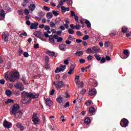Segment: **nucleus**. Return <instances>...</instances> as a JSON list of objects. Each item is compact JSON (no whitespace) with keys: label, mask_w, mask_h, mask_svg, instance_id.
<instances>
[{"label":"nucleus","mask_w":131,"mask_h":131,"mask_svg":"<svg viewBox=\"0 0 131 131\" xmlns=\"http://www.w3.org/2000/svg\"><path fill=\"white\" fill-rule=\"evenodd\" d=\"M126 30H127V28H126L125 27H123L122 28V32L123 33H125V32H126Z\"/></svg>","instance_id":"37998d69"},{"label":"nucleus","mask_w":131,"mask_h":131,"mask_svg":"<svg viewBox=\"0 0 131 131\" xmlns=\"http://www.w3.org/2000/svg\"><path fill=\"white\" fill-rule=\"evenodd\" d=\"M67 2V0H61L59 2V6H63L64 5L63 3H66Z\"/></svg>","instance_id":"c9c22d12"},{"label":"nucleus","mask_w":131,"mask_h":131,"mask_svg":"<svg viewBox=\"0 0 131 131\" xmlns=\"http://www.w3.org/2000/svg\"><path fill=\"white\" fill-rule=\"evenodd\" d=\"M94 57H95V58L97 61H101V59H102V57L99 56L98 54H95Z\"/></svg>","instance_id":"a878e982"},{"label":"nucleus","mask_w":131,"mask_h":131,"mask_svg":"<svg viewBox=\"0 0 131 131\" xmlns=\"http://www.w3.org/2000/svg\"><path fill=\"white\" fill-rule=\"evenodd\" d=\"M89 96H96L97 95V91L96 89H91L89 92Z\"/></svg>","instance_id":"f8f14e48"},{"label":"nucleus","mask_w":131,"mask_h":131,"mask_svg":"<svg viewBox=\"0 0 131 131\" xmlns=\"http://www.w3.org/2000/svg\"><path fill=\"white\" fill-rule=\"evenodd\" d=\"M47 16L50 18H53V13L52 12H48L47 13Z\"/></svg>","instance_id":"58836bf2"},{"label":"nucleus","mask_w":131,"mask_h":131,"mask_svg":"<svg viewBox=\"0 0 131 131\" xmlns=\"http://www.w3.org/2000/svg\"><path fill=\"white\" fill-rule=\"evenodd\" d=\"M4 9L5 10L8 11V12H10V11H11V8H10V7H9V6L8 5L5 6Z\"/></svg>","instance_id":"7c9ffc66"},{"label":"nucleus","mask_w":131,"mask_h":131,"mask_svg":"<svg viewBox=\"0 0 131 131\" xmlns=\"http://www.w3.org/2000/svg\"><path fill=\"white\" fill-rule=\"evenodd\" d=\"M32 121L34 124L35 125L38 124V123L40 121V119H39V118L37 117V114L36 113H33Z\"/></svg>","instance_id":"20e7f679"},{"label":"nucleus","mask_w":131,"mask_h":131,"mask_svg":"<svg viewBox=\"0 0 131 131\" xmlns=\"http://www.w3.org/2000/svg\"><path fill=\"white\" fill-rule=\"evenodd\" d=\"M52 13L53 14V15H54V16H58V15H59V11H55V10H53L52 11Z\"/></svg>","instance_id":"2f4dec72"},{"label":"nucleus","mask_w":131,"mask_h":131,"mask_svg":"<svg viewBox=\"0 0 131 131\" xmlns=\"http://www.w3.org/2000/svg\"><path fill=\"white\" fill-rule=\"evenodd\" d=\"M86 54H90V53H94V51L92 50L90 48H88L87 50L86 51Z\"/></svg>","instance_id":"c85d7f7f"},{"label":"nucleus","mask_w":131,"mask_h":131,"mask_svg":"<svg viewBox=\"0 0 131 131\" xmlns=\"http://www.w3.org/2000/svg\"><path fill=\"white\" fill-rule=\"evenodd\" d=\"M110 42L109 41H105L104 42V47L105 48H108L109 47Z\"/></svg>","instance_id":"a18cd8bd"},{"label":"nucleus","mask_w":131,"mask_h":131,"mask_svg":"<svg viewBox=\"0 0 131 131\" xmlns=\"http://www.w3.org/2000/svg\"><path fill=\"white\" fill-rule=\"evenodd\" d=\"M46 104L49 107H51L53 105V101L50 98H47L46 100Z\"/></svg>","instance_id":"ddd939ff"},{"label":"nucleus","mask_w":131,"mask_h":131,"mask_svg":"<svg viewBox=\"0 0 131 131\" xmlns=\"http://www.w3.org/2000/svg\"><path fill=\"white\" fill-rule=\"evenodd\" d=\"M3 126L5 128H11V127H12V123L9 122L7 120H5L3 123Z\"/></svg>","instance_id":"1a4fd4ad"},{"label":"nucleus","mask_w":131,"mask_h":131,"mask_svg":"<svg viewBox=\"0 0 131 131\" xmlns=\"http://www.w3.org/2000/svg\"><path fill=\"white\" fill-rule=\"evenodd\" d=\"M81 28V26H80V25H76L75 26V29H76L77 30H79V29H80V28Z\"/></svg>","instance_id":"a19ab883"},{"label":"nucleus","mask_w":131,"mask_h":131,"mask_svg":"<svg viewBox=\"0 0 131 131\" xmlns=\"http://www.w3.org/2000/svg\"><path fill=\"white\" fill-rule=\"evenodd\" d=\"M13 102H14V100L11 99H8L7 101L5 102V104H9V103H13Z\"/></svg>","instance_id":"4c0bfd02"},{"label":"nucleus","mask_w":131,"mask_h":131,"mask_svg":"<svg viewBox=\"0 0 131 131\" xmlns=\"http://www.w3.org/2000/svg\"><path fill=\"white\" fill-rule=\"evenodd\" d=\"M71 15L72 16V17H75V16H76V15L75 14V13L74 12V11H71Z\"/></svg>","instance_id":"052dcab7"},{"label":"nucleus","mask_w":131,"mask_h":131,"mask_svg":"<svg viewBox=\"0 0 131 131\" xmlns=\"http://www.w3.org/2000/svg\"><path fill=\"white\" fill-rule=\"evenodd\" d=\"M77 85L78 86V89H82V88H83V86H84V84L83 83V82L81 81H77L76 82Z\"/></svg>","instance_id":"4468645a"},{"label":"nucleus","mask_w":131,"mask_h":131,"mask_svg":"<svg viewBox=\"0 0 131 131\" xmlns=\"http://www.w3.org/2000/svg\"><path fill=\"white\" fill-rule=\"evenodd\" d=\"M75 54L76 56L80 57V56H82V55H83V51H77Z\"/></svg>","instance_id":"4be33fe9"},{"label":"nucleus","mask_w":131,"mask_h":131,"mask_svg":"<svg viewBox=\"0 0 131 131\" xmlns=\"http://www.w3.org/2000/svg\"><path fill=\"white\" fill-rule=\"evenodd\" d=\"M54 39V36H53V35H50V36H49V40H50V41H51V42H52V41Z\"/></svg>","instance_id":"680f3d73"},{"label":"nucleus","mask_w":131,"mask_h":131,"mask_svg":"<svg viewBox=\"0 0 131 131\" xmlns=\"http://www.w3.org/2000/svg\"><path fill=\"white\" fill-rule=\"evenodd\" d=\"M50 129H51V130H57V129H58V128H57V126H52L50 127Z\"/></svg>","instance_id":"e433bc0d"},{"label":"nucleus","mask_w":131,"mask_h":131,"mask_svg":"<svg viewBox=\"0 0 131 131\" xmlns=\"http://www.w3.org/2000/svg\"><path fill=\"white\" fill-rule=\"evenodd\" d=\"M34 49H38V48H39V43L34 44Z\"/></svg>","instance_id":"864d4df0"},{"label":"nucleus","mask_w":131,"mask_h":131,"mask_svg":"<svg viewBox=\"0 0 131 131\" xmlns=\"http://www.w3.org/2000/svg\"><path fill=\"white\" fill-rule=\"evenodd\" d=\"M85 104H86V106H90V105L92 104V100H89L88 101L85 102Z\"/></svg>","instance_id":"de8ad7c7"},{"label":"nucleus","mask_w":131,"mask_h":131,"mask_svg":"<svg viewBox=\"0 0 131 131\" xmlns=\"http://www.w3.org/2000/svg\"><path fill=\"white\" fill-rule=\"evenodd\" d=\"M70 61V59H66L64 61V63L66 64V65H68V64H69V61Z\"/></svg>","instance_id":"8fccbe9b"},{"label":"nucleus","mask_w":131,"mask_h":131,"mask_svg":"<svg viewBox=\"0 0 131 131\" xmlns=\"http://www.w3.org/2000/svg\"><path fill=\"white\" fill-rule=\"evenodd\" d=\"M36 7V6H35V4H32L31 5H30V6L29 7V10L31 12H33V11H34V10H35Z\"/></svg>","instance_id":"f3484780"},{"label":"nucleus","mask_w":131,"mask_h":131,"mask_svg":"<svg viewBox=\"0 0 131 131\" xmlns=\"http://www.w3.org/2000/svg\"><path fill=\"white\" fill-rule=\"evenodd\" d=\"M24 96H27V97L30 99H37L39 97V95L37 93L32 92H26L25 91L23 92Z\"/></svg>","instance_id":"7ed1b4c3"},{"label":"nucleus","mask_w":131,"mask_h":131,"mask_svg":"<svg viewBox=\"0 0 131 131\" xmlns=\"http://www.w3.org/2000/svg\"><path fill=\"white\" fill-rule=\"evenodd\" d=\"M43 10H45V11H50V8L47 7V6H43Z\"/></svg>","instance_id":"bf43d9fd"},{"label":"nucleus","mask_w":131,"mask_h":131,"mask_svg":"<svg viewBox=\"0 0 131 131\" xmlns=\"http://www.w3.org/2000/svg\"><path fill=\"white\" fill-rule=\"evenodd\" d=\"M24 57H25V58H28V57H29V54H28V52H24Z\"/></svg>","instance_id":"603ef678"},{"label":"nucleus","mask_w":131,"mask_h":131,"mask_svg":"<svg viewBox=\"0 0 131 131\" xmlns=\"http://www.w3.org/2000/svg\"><path fill=\"white\" fill-rule=\"evenodd\" d=\"M19 77H20V74L17 71L7 72L5 73V79L10 82H15L17 79H19Z\"/></svg>","instance_id":"f257e3e1"},{"label":"nucleus","mask_w":131,"mask_h":131,"mask_svg":"<svg viewBox=\"0 0 131 131\" xmlns=\"http://www.w3.org/2000/svg\"><path fill=\"white\" fill-rule=\"evenodd\" d=\"M123 54H129V51L127 49L124 50L123 51Z\"/></svg>","instance_id":"13d9d810"},{"label":"nucleus","mask_w":131,"mask_h":131,"mask_svg":"<svg viewBox=\"0 0 131 131\" xmlns=\"http://www.w3.org/2000/svg\"><path fill=\"white\" fill-rule=\"evenodd\" d=\"M33 34L34 35H35V37H36V36H38V35H39V33H38V31H35V32H34Z\"/></svg>","instance_id":"09e8293b"},{"label":"nucleus","mask_w":131,"mask_h":131,"mask_svg":"<svg viewBox=\"0 0 131 131\" xmlns=\"http://www.w3.org/2000/svg\"><path fill=\"white\" fill-rule=\"evenodd\" d=\"M19 109H20V106L17 104H14L12 107V109L10 112V114L11 115H14L15 118L20 119V118L22 117L23 113H22L21 110H19L18 111Z\"/></svg>","instance_id":"f03ea898"},{"label":"nucleus","mask_w":131,"mask_h":131,"mask_svg":"<svg viewBox=\"0 0 131 131\" xmlns=\"http://www.w3.org/2000/svg\"><path fill=\"white\" fill-rule=\"evenodd\" d=\"M120 125L122 127H126L128 125V120L125 118H123L120 122Z\"/></svg>","instance_id":"423d86ee"},{"label":"nucleus","mask_w":131,"mask_h":131,"mask_svg":"<svg viewBox=\"0 0 131 131\" xmlns=\"http://www.w3.org/2000/svg\"><path fill=\"white\" fill-rule=\"evenodd\" d=\"M50 61V58L49 57V56H45V62L46 63H47V64H48V62H49Z\"/></svg>","instance_id":"79ce46f5"},{"label":"nucleus","mask_w":131,"mask_h":131,"mask_svg":"<svg viewBox=\"0 0 131 131\" xmlns=\"http://www.w3.org/2000/svg\"><path fill=\"white\" fill-rule=\"evenodd\" d=\"M61 12L64 14V13L66 12V7L64 6H61Z\"/></svg>","instance_id":"f704fd0d"},{"label":"nucleus","mask_w":131,"mask_h":131,"mask_svg":"<svg viewBox=\"0 0 131 131\" xmlns=\"http://www.w3.org/2000/svg\"><path fill=\"white\" fill-rule=\"evenodd\" d=\"M16 87L17 88V89H19V90H20L21 91H23L25 89L24 86H20L19 84H17L16 85Z\"/></svg>","instance_id":"c756f323"},{"label":"nucleus","mask_w":131,"mask_h":131,"mask_svg":"<svg viewBox=\"0 0 131 131\" xmlns=\"http://www.w3.org/2000/svg\"><path fill=\"white\" fill-rule=\"evenodd\" d=\"M69 106H70L69 102H66V104L64 105V108H67V107H69Z\"/></svg>","instance_id":"774afa93"},{"label":"nucleus","mask_w":131,"mask_h":131,"mask_svg":"<svg viewBox=\"0 0 131 131\" xmlns=\"http://www.w3.org/2000/svg\"><path fill=\"white\" fill-rule=\"evenodd\" d=\"M66 69V66H60L59 68L57 67L55 71V73H59L63 72Z\"/></svg>","instance_id":"6e6552de"},{"label":"nucleus","mask_w":131,"mask_h":131,"mask_svg":"<svg viewBox=\"0 0 131 131\" xmlns=\"http://www.w3.org/2000/svg\"><path fill=\"white\" fill-rule=\"evenodd\" d=\"M62 40H63V38H62L61 37H59L57 38V42H61V41H62Z\"/></svg>","instance_id":"49530a36"},{"label":"nucleus","mask_w":131,"mask_h":131,"mask_svg":"<svg viewBox=\"0 0 131 131\" xmlns=\"http://www.w3.org/2000/svg\"><path fill=\"white\" fill-rule=\"evenodd\" d=\"M38 26V23H32L31 25L30 28L31 29H37Z\"/></svg>","instance_id":"dca6fc26"},{"label":"nucleus","mask_w":131,"mask_h":131,"mask_svg":"<svg viewBox=\"0 0 131 131\" xmlns=\"http://www.w3.org/2000/svg\"><path fill=\"white\" fill-rule=\"evenodd\" d=\"M68 32L70 33V34H73L74 33V31L72 29H69Z\"/></svg>","instance_id":"ea45409f"},{"label":"nucleus","mask_w":131,"mask_h":131,"mask_svg":"<svg viewBox=\"0 0 131 131\" xmlns=\"http://www.w3.org/2000/svg\"><path fill=\"white\" fill-rule=\"evenodd\" d=\"M0 16L2 18H5L6 16V13H5V10L3 9L1 10Z\"/></svg>","instance_id":"b1692460"},{"label":"nucleus","mask_w":131,"mask_h":131,"mask_svg":"<svg viewBox=\"0 0 131 131\" xmlns=\"http://www.w3.org/2000/svg\"><path fill=\"white\" fill-rule=\"evenodd\" d=\"M17 127H18V128H20V130H24V126L22 125V124L20 123H18L16 124Z\"/></svg>","instance_id":"a211bd4d"},{"label":"nucleus","mask_w":131,"mask_h":131,"mask_svg":"<svg viewBox=\"0 0 131 131\" xmlns=\"http://www.w3.org/2000/svg\"><path fill=\"white\" fill-rule=\"evenodd\" d=\"M88 60L89 61H91V60H93V56L92 55H89L87 57Z\"/></svg>","instance_id":"4d7b16f0"},{"label":"nucleus","mask_w":131,"mask_h":131,"mask_svg":"<svg viewBox=\"0 0 131 131\" xmlns=\"http://www.w3.org/2000/svg\"><path fill=\"white\" fill-rule=\"evenodd\" d=\"M56 26V24H54V22H50V27H52V28H54Z\"/></svg>","instance_id":"c03bdc74"},{"label":"nucleus","mask_w":131,"mask_h":131,"mask_svg":"<svg viewBox=\"0 0 131 131\" xmlns=\"http://www.w3.org/2000/svg\"><path fill=\"white\" fill-rule=\"evenodd\" d=\"M46 54H48V55L51 57H57V54L54 51H47Z\"/></svg>","instance_id":"2eb2a0df"},{"label":"nucleus","mask_w":131,"mask_h":131,"mask_svg":"<svg viewBox=\"0 0 131 131\" xmlns=\"http://www.w3.org/2000/svg\"><path fill=\"white\" fill-rule=\"evenodd\" d=\"M110 35H112L113 36L116 35V31H114L112 32V33L110 34Z\"/></svg>","instance_id":"e2e57ef3"},{"label":"nucleus","mask_w":131,"mask_h":131,"mask_svg":"<svg viewBox=\"0 0 131 131\" xmlns=\"http://www.w3.org/2000/svg\"><path fill=\"white\" fill-rule=\"evenodd\" d=\"M21 96H22V103L23 104H28L29 102H30V100L29 99V97H28L26 95H24L23 94V92L21 93Z\"/></svg>","instance_id":"39448f33"},{"label":"nucleus","mask_w":131,"mask_h":131,"mask_svg":"<svg viewBox=\"0 0 131 131\" xmlns=\"http://www.w3.org/2000/svg\"><path fill=\"white\" fill-rule=\"evenodd\" d=\"M74 72V68H71L68 73V74H69V75H71V74H72V73H73Z\"/></svg>","instance_id":"bb28decb"},{"label":"nucleus","mask_w":131,"mask_h":131,"mask_svg":"<svg viewBox=\"0 0 131 131\" xmlns=\"http://www.w3.org/2000/svg\"><path fill=\"white\" fill-rule=\"evenodd\" d=\"M51 29V28L49 26H46L45 27V30H50Z\"/></svg>","instance_id":"338daca9"},{"label":"nucleus","mask_w":131,"mask_h":131,"mask_svg":"<svg viewBox=\"0 0 131 131\" xmlns=\"http://www.w3.org/2000/svg\"><path fill=\"white\" fill-rule=\"evenodd\" d=\"M56 101L57 103H59V104H61L62 102H63V98H62L61 96H59L56 99Z\"/></svg>","instance_id":"5701e85b"},{"label":"nucleus","mask_w":131,"mask_h":131,"mask_svg":"<svg viewBox=\"0 0 131 131\" xmlns=\"http://www.w3.org/2000/svg\"><path fill=\"white\" fill-rule=\"evenodd\" d=\"M84 122L86 124H90V123H91V119L89 117L86 118L84 120Z\"/></svg>","instance_id":"aec40b11"},{"label":"nucleus","mask_w":131,"mask_h":131,"mask_svg":"<svg viewBox=\"0 0 131 131\" xmlns=\"http://www.w3.org/2000/svg\"><path fill=\"white\" fill-rule=\"evenodd\" d=\"M18 13L19 14V15H23V14H24V11H23V10H20L18 11Z\"/></svg>","instance_id":"6e6d98bb"},{"label":"nucleus","mask_w":131,"mask_h":131,"mask_svg":"<svg viewBox=\"0 0 131 131\" xmlns=\"http://www.w3.org/2000/svg\"><path fill=\"white\" fill-rule=\"evenodd\" d=\"M35 19H37V21H39H39H41L42 17H38V16H36V17H35Z\"/></svg>","instance_id":"69168bd1"},{"label":"nucleus","mask_w":131,"mask_h":131,"mask_svg":"<svg viewBox=\"0 0 131 131\" xmlns=\"http://www.w3.org/2000/svg\"><path fill=\"white\" fill-rule=\"evenodd\" d=\"M12 91H11V90H6V94L7 95V96H9V97H11V96H12Z\"/></svg>","instance_id":"393cba45"},{"label":"nucleus","mask_w":131,"mask_h":131,"mask_svg":"<svg viewBox=\"0 0 131 131\" xmlns=\"http://www.w3.org/2000/svg\"><path fill=\"white\" fill-rule=\"evenodd\" d=\"M63 85H64V82L62 81H60L56 85V88L57 89V90H60V89L62 88Z\"/></svg>","instance_id":"9d476101"},{"label":"nucleus","mask_w":131,"mask_h":131,"mask_svg":"<svg viewBox=\"0 0 131 131\" xmlns=\"http://www.w3.org/2000/svg\"><path fill=\"white\" fill-rule=\"evenodd\" d=\"M90 38V36L89 35H85L84 37L82 38L83 40H86L87 39H89Z\"/></svg>","instance_id":"473e14b6"},{"label":"nucleus","mask_w":131,"mask_h":131,"mask_svg":"<svg viewBox=\"0 0 131 131\" xmlns=\"http://www.w3.org/2000/svg\"><path fill=\"white\" fill-rule=\"evenodd\" d=\"M38 14H39V16H41L42 17L46 15V13H45L42 11H40V12H39Z\"/></svg>","instance_id":"3c124183"},{"label":"nucleus","mask_w":131,"mask_h":131,"mask_svg":"<svg viewBox=\"0 0 131 131\" xmlns=\"http://www.w3.org/2000/svg\"><path fill=\"white\" fill-rule=\"evenodd\" d=\"M5 82H6V81L5 80V79L0 80L1 84H5Z\"/></svg>","instance_id":"0e129e2a"},{"label":"nucleus","mask_w":131,"mask_h":131,"mask_svg":"<svg viewBox=\"0 0 131 131\" xmlns=\"http://www.w3.org/2000/svg\"><path fill=\"white\" fill-rule=\"evenodd\" d=\"M9 35L10 34L7 31L3 32L2 34V39L4 40V41H8V40H9Z\"/></svg>","instance_id":"0eeeda50"},{"label":"nucleus","mask_w":131,"mask_h":131,"mask_svg":"<svg viewBox=\"0 0 131 131\" xmlns=\"http://www.w3.org/2000/svg\"><path fill=\"white\" fill-rule=\"evenodd\" d=\"M59 47L60 50H61V51H66V50H65V49H66L67 48V46L66 45L61 44L59 45Z\"/></svg>","instance_id":"6ab92c4d"},{"label":"nucleus","mask_w":131,"mask_h":131,"mask_svg":"<svg viewBox=\"0 0 131 131\" xmlns=\"http://www.w3.org/2000/svg\"><path fill=\"white\" fill-rule=\"evenodd\" d=\"M85 24H86L87 27H88V28L91 27V22H90L89 20H86Z\"/></svg>","instance_id":"cd10ccee"},{"label":"nucleus","mask_w":131,"mask_h":131,"mask_svg":"<svg viewBox=\"0 0 131 131\" xmlns=\"http://www.w3.org/2000/svg\"><path fill=\"white\" fill-rule=\"evenodd\" d=\"M92 51H93V53L94 54H97L98 53H100L101 50H100V48L98 47V46H94L92 48Z\"/></svg>","instance_id":"9b49d317"},{"label":"nucleus","mask_w":131,"mask_h":131,"mask_svg":"<svg viewBox=\"0 0 131 131\" xmlns=\"http://www.w3.org/2000/svg\"><path fill=\"white\" fill-rule=\"evenodd\" d=\"M105 62H106V58H105V57H103L100 59V63H101V64H103V63H105Z\"/></svg>","instance_id":"72a5a7b5"},{"label":"nucleus","mask_w":131,"mask_h":131,"mask_svg":"<svg viewBox=\"0 0 131 131\" xmlns=\"http://www.w3.org/2000/svg\"><path fill=\"white\" fill-rule=\"evenodd\" d=\"M21 80H22V81H23V82H24V83H25V84H26V78H25L24 77H22Z\"/></svg>","instance_id":"5fc2aeb1"},{"label":"nucleus","mask_w":131,"mask_h":131,"mask_svg":"<svg viewBox=\"0 0 131 131\" xmlns=\"http://www.w3.org/2000/svg\"><path fill=\"white\" fill-rule=\"evenodd\" d=\"M95 111L96 109L95 108V107H92L89 108L90 113L93 114V113H95Z\"/></svg>","instance_id":"412c9836"}]
</instances>
